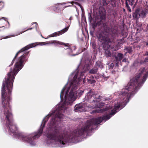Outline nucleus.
Returning a JSON list of instances; mask_svg holds the SVG:
<instances>
[{
  "label": "nucleus",
  "instance_id": "22",
  "mask_svg": "<svg viewBox=\"0 0 148 148\" xmlns=\"http://www.w3.org/2000/svg\"><path fill=\"white\" fill-rule=\"evenodd\" d=\"M105 44H103V48H104V49H106L104 48H105Z\"/></svg>",
  "mask_w": 148,
  "mask_h": 148
},
{
  "label": "nucleus",
  "instance_id": "32",
  "mask_svg": "<svg viewBox=\"0 0 148 148\" xmlns=\"http://www.w3.org/2000/svg\"><path fill=\"white\" fill-rule=\"evenodd\" d=\"M146 45H148V43H147L146 44Z\"/></svg>",
  "mask_w": 148,
  "mask_h": 148
},
{
  "label": "nucleus",
  "instance_id": "7",
  "mask_svg": "<svg viewBox=\"0 0 148 148\" xmlns=\"http://www.w3.org/2000/svg\"><path fill=\"white\" fill-rule=\"evenodd\" d=\"M146 14V13L143 10L140 11L139 12L138 9H137L136 10L134 14L133 15V16H135L137 18L139 17L143 18L145 16Z\"/></svg>",
  "mask_w": 148,
  "mask_h": 148
},
{
  "label": "nucleus",
  "instance_id": "23",
  "mask_svg": "<svg viewBox=\"0 0 148 148\" xmlns=\"http://www.w3.org/2000/svg\"><path fill=\"white\" fill-rule=\"evenodd\" d=\"M34 23L35 24L36 27V25H37V23Z\"/></svg>",
  "mask_w": 148,
  "mask_h": 148
},
{
  "label": "nucleus",
  "instance_id": "10",
  "mask_svg": "<svg viewBox=\"0 0 148 148\" xmlns=\"http://www.w3.org/2000/svg\"><path fill=\"white\" fill-rule=\"evenodd\" d=\"M123 55L121 53H119L117 55V57H116V60L117 62L119 61H120L122 60Z\"/></svg>",
  "mask_w": 148,
  "mask_h": 148
},
{
  "label": "nucleus",
  "instance_id": "9",
  "mask_svg": "<svg viewBox=\"0 0 148 148\" xmlns=\"http://www.w3.org/2000/svg\"><path fill=\"white\" fill-rule=\"evenodd\" d=\"M99 39L101 40H103L106 43H108L110 41V40L107 35L104 34L103 33L99 34Z\"/></svg>",
  "mask_w": 148,
  "mask_h": 148
},
{
  "label": "nucleus",
  "instance_id": "1",
  "mask_svg": "<svg viewBox=\"0 0 148 148\" xmlns=\"http://www.w3.org/2000/svg\"><path fill=\"white\" fill-rule=\"evenodd\" d=\"M138 76H137L134 78L131 79L130 82L127 85L123 88L122 90L121 93L119 96L118 100V103L116 104L113 109L110 106L108 107L105 109L102 110L100 109L102 106H104V103L99 102L100 98H97L100 97L98 95L94 96V92L92 90L88 92L85 96V99L86 101H88L87 104L90 103L87 106L88 108H97L98 109L92 111L93 113H98L103 112L104 111H108L111 110V113L110 114L104 116L102 117L98 118L97 119H93L87 122L86 127H84L81 130H78L75 133L72 134V136H70V140L66 139V136L63 137V136H56L55 135L49 134L47 136L48 140L47 143L52 144H55L56 146L61 147H65L66 145H68L69 142H73L76 139V138L79 136L83 134L86 132L89 129V127L92 125H97L99 124L102 121L106 120L109 119L116 113L118 111L122 108L124 107L126 104L129 101V99L131 95L134 94V91L136 90L137 88L140 85L141 82H138V78L140 76L143 75V78L142 80V83L145 81L146 79L148 77V70H147L145 68H141L139 71Z\"/></svg>",
  "mask_w": 148,
  "mask_h": 148
},
{
  "label": "nucleus",
  "instance_id": "11",
  "mask_svg": "<svg viewBox=\"0 0 148 148\" xmlns=\"http://www.w3.org/2000/svg\"><path fill=\"white\" fill-rule=\"evenodd\" d=\"M97 72V69H92V70H90V71L89 73H90L92 74H95Z\"/></svg>",
  "mask_w": 148,
  "mask_h": 148
},
{
  "label": "nucleus",
  "instance_id": "28",
  "mask_svg": "<svg viewBox=\"0 0 148 148\" xmlns=\"http://www.w3.org/2000/svg\"><path fill=\"white\" fill-rule=\"evenodd\" d=\"M32 29V28H30V29H27V30H29V29Z\"/></svg>",
  "mask_w": 148,
  "mask_h": 148
},
{
  "label": "nucleus",
  "instance_id": "15",
  "mask_svg": "<svg viewBox=\"0 0 148 148\" xmlns=\"http://www.w3.org/2000/svg\"><path fill=\"white\" fill-rule=\"evenodd\" d=\"M16 36V35H12V36H6V37H5V38H4V39L7 38H10L11 37H12V36Z\"/></svg>",
  "mask_w": 148,
  "mask_h": 148
},
{
  "label": "nucleus",
  "instance_id": "21",
  "mask_svg": "<svg viewBox=\"0 0 148 148\" xmlns=\"http://www.w3.org/2000/svg\"><path fill=\"white\" fill-rule=\"evenodd\" d=\"M111 55V53H109L108 54V56H110Z\"/></svg>",
  "mask_w": 148,
  "mask_h": 148
},
{
  "label": "nucleus",
  "instance_id": "3",
  "mask_svg": "<svg viewBox=\"0 0 148 148\" xmlns=\"http://www.w3.org/2000/svg\"><path fill=\"white\" fill-rule=\"evenodd\" d=\"M25 60V56H22L19 58L14 68L11 70L10 72L8 74L7 76L5 77V80L3 82L2 87V104L4 114L7 120V127L9 132L14 133V134L16 133L17 128L13 123L12 115L10 112L9 102L11 99V93L14 78L15 75L23 67V62Z\"/></svg>",
  "mask_w": 148,
  "mask_h": 148
},
{
  "label": "nucleus",
  "instance_id": "27",
  "mask_svg": "<svg viewBox=\"0 0 148 148\" xmlns=\"http://www.w3.org/2000/svg\"><path fill=\"white\" fill-rule=\"evenodd\" d=\"M107 52H108V50H107V51H106V53H107Z\"/></svg>",
  "mask_w": 148,
  "mask_h": 148
},
{
  "label": "nucleus",
  "instance_id": "14",
  "mask_svg": "<svg viewBox=\"0 0 148 148\" xmlns=\"http://www.w3.org/2000/svg\"><path fill=\"white\" fill-rule=\"evenodd\" d=\"M1 3V7H0V10H1V9H2L4 6V3L3 2H0Z\"/></svg>",
  "mask_w": 148,
  "mask_h": 148
},
{
  "label": "nucleus",
  "instance_id": "20",
  "mask_svg": "<svg viewBox=\"0 0 148 148\" xmlns=\"http://www.w3.org/2000/svg\"><path fill=\"white\" fill-rule=\"evenodd\" d=\"M128 10L130 12H131V9L129 7L128 8Z\"/></svg>",
  "mask_w": 148,
  "mask_h": 148
},
{
  "label": "nucleus",
  "instance_id": "25",
  "mask_svg": "<svg viewBox=\"0 0 148 148\" xmlns=\"http://www.w3.org/2000/svg\"><path fill=\"white\" fill-rule=\"evenodd\" d=\"M99 62H96V63L97 64V65H98L99 66H100V65H98V63Z\"/></svg>",
  "mask_w": 148,
  "mask_h": 148
},
{
  "label": "nucleus",
  "instance_id": "30",
  "mask_svg": "<svg viewBox=\"0 0 148 148\" xmlns=\"http://www.w3.org/2000/svg\"><path fill=\"white\" fill-rule=\"evenodd\" d=\"M112 66H113L114 65V64H112V65H111V66H112Z\"/></svg>",
  "mask_w": 148,
  "mask_h": 148
},
{
  "label": "nucleus",
  "instance_id": "35",
  "mask_svg": "<svg viewBox=\"0 0 148 148\" xmlns=\"http://www.w3.org/2000/svg\"><path fill=\"white\" fill-rule=\"evenodd\" d=\"M83 82H84V81H83Z\"/></svg>",
  "mask_w": 148,
  "mask_h": 148
},
{
  "label": "nucleus",
  "instance_id": "29",
  "mask_svg": "<svg viewBox=\"0 0 148 148\" xmlns=\"http://www.w3.org/2000/svg\"><path fill=\"white\" fill-rule=\"evenodd\" d=\"M116 65H118V63H116Z\"/></svg>",
  "mask_w": 148,
  "mask_h": 148
},
{
  "label": "nucleus",
  "instance_id": "16",
  "mask_svg": "<svg viewBox=\"0 0 148 148\" xmlns=\"http://www.w3.org/2000/svg\"><path fill=\"white\" fill-rule=\"evenodd\" d=\"M84 73V72H82L81 73V75H80V78H81L82 79H84V78L83 77V75H84V74H83V73Z\"/></svg>",
  "mask_w": 148,
  "mask_h": 148
},
{
  "label": "nucleus",
  "instance_id": "12",
  "mask_svg": "<svg viewBox=\"0 0 148 148\" xmlns=\"http://www.w3.org/2000/svg\"><path fill=\"white\" fill-rule=\"evenodd\" d=\"M71 49H72V47H71V48H66L65 49L67 50V51L69 53V54H70V53L72 52V50Z\"/></svg>",
  "mask_w": 148,
  "mask_h": 148
},
{
  "label": "nucleus",
  "instance_id": "18",
  "mask_svg": "<svg viewBox=\"0 0 148 148\" xmlns=\"http://www.w3.org/2000/svg\"><path fill=\"white\" fill-rule=\"evenodd\" d=\"M127 60L125 58V59H124L123 60V62H127Z\"/></svg>",
  "mask_w": 148,
  "mask_h": 148
},
{
  "label": "nucleus",
  "instance_id": "5",
  "mask_svg": "<svg viewBox=\"0 0 148 148\" xmlns=\"http://www.w3.org/2000/svg\"><path fill=\"white\" fill-rule=\"evenodd\" d=\"M49 44H54L56 45H64L66 47H69V45L68 44H65L63 42L57 40H51L49 42H41L40 44L42 45H43Z\"/></svg>",
  "mask_w": 148,
  "mask_h": 148
},
{
  "label": "nucleus",
  "instance_id": "4",
  "mask_svg": "<svg viewBox=\"0 0 148 148\" xmlns=\"http://www.w3.org/2000/svg\"><path fill=\"white\" fill-rule=\"evenodd\" d=\"M88 108L86 104H79L75 106L74 111L75 112H84L88 110Z\"/></svg>",
  "mask_w": 148,
  "mask_h": 148
},
{
  "label": "nucleus",
  "instance_id": "13",
  "mask_svg": "<svg viewBox=\"0 0 148 148\" xmlns=\"http://www.w3.org/2000/svg\"><path fill=\"white\" fill-rule=\"evenodd\" d=\"M88 82L90 83V84H92L93 83H94L95 82V81L94 80H92L91 79H88Z\"/></svg>",
  "mask_w": 148,
  "mask_h": 148
},
{
  "label": "nucleus",
  "instance_id": "17",
  "mask_svg": "<svg viewBox=\"0 0 148 148\" xmlns=\"http://www.w3.org/2000/svg\"><path fill=\"white\" fill-rule=\"evenodd\" d=\"M3 18H4V20H5V21H6V20L7 19V18H5L1 17V18H0V20H1V19H3Z\"/></svg>",
  "mask_w": 148,
  "mask_h": 148
},
{
  "label": "nucleus",
  "instance_id": "26",
  "mask_svg": "<svg viewBox=\"0 0 148 148\" xmlns=\"http://www.w3.org/2000/svg\"><path fill=\"white\" fill-rule=\"evenodd\" d=\"M133 1H132V4H131V5H132L133 4Z\"/></svg>",
  "mask_w": 148,
  "mask_h": 148
},
{
  "label": "nucleus",
  "instance_id": "6",
  "mask_svg": "<svg viewBox=\"0 0 148 148\" xmlns=\"http://www.w3.org/2000/svg\"><path fill=\"white\" fill-rule=\"evenodd\" d=\"M68 27H66L59 31L55 32L49 36V37H53L60 36L66 32L68 29Z\"/></svg>",
  "mask_w": 148,
  "mask_h": 148
},
{
  "label": "nucleus",
  "instance_id": "8",
  "mask_svg": "<svg viewBox=\"0 0 148 148\" xmlns=\"http://www.w3.org/2000/svg\"><path fill=\"white\" fill-rule=\"evenodd\" d=\"M35 45V44H29V45H28L25 46L23 48L21 49L20 50L16 55L15 56L13 60L12 61V62H13L12 63H13L14 62V60L16 58L17 56V55L18 53L21 52L23 51H24L25 50H27V49H28L29 48H30L31 47H34Z\"/></svg>",
  "mask_w": 148,
  "mask_h": 148
},
{
  "label": "nucleus",
  "instance_id": "33",
  "mask_svg": "<svg viewBox=\"0 0 148 148\" xmlns=\"http://www.w3.org/2000/svg\"><path fill=\"white\" fill-rule=\"evenodd\" d=\"M126 5H127V6L128 5L127 4H126Z\"/></svg>",
  "mask_w": 148,
  "mask_h": 148
},
{
  "label": "nucleus",
  "instance_id": "34",
  "mask_svg": "<svg viewBox=\"0 0 148 148\" xmlns=\"http://www.w3.org/2000/svg\"><path fill=\"white\" fill-rule=\"evenodd\" d=\"M7 22L8 23V24H9V22H8V21H7Z\"/></svg>",
  "mask_w": 148,
  "mask_h": 148
},
{
  "label": "nucleus",
  "instance_id": "19",
  "mask_svg": "<svg viewBox=\"0 0 148 148\" xmlns=\"http://www.w3.org/2000/svg\"><path fill=\"white\" fill-rule=\"evenodd\" d=\"M145 62H148V58H147L145 59Z\"/></svg>",
  "mask_w": 148,
  "mask_h": 148
},
{
  "label": "nucleus",
  "instance_id": "2",
  "mask_svg": "<svg viewBox=\"0 0 148 148\" xmlns=\"http://www.w3.org/2000/svg\"><path fill=\"white\" fill-rule=\"evenodd\" d=\"M77 72H75L70 76V78L74 75L71 82L67 84L62 89L60 95L61 101L59 104L57 105L56 110L51 114H49L44 118L41 124V127L38 133L27 136L23 135V141L29 143L31 145H35L36 143L33 140L38 138L41 135L43 127L49 117L51 116L52 119L50 123L48 124L49 127L51 128L55 127L56 121L63 116L62 113L66 108V106L72 103L78 97H80L83 94L84 90L78 89L81 79L77 77Z\"/></svg>",
  "mask_w": 148,
  "mask_h": 148
},
{
  "label": "nucleus",
  "instance_id": "31",
  "mask_svg": "<svg viewBox=\"0 0 148 148\" xmlns=\"http://www.w3.org/2000/svg\"><path fill=\"white\" fill-rule=\"evenodd\" d=\"M108 47H109L108 46V45L107 48H108Z\"/></svg>",
  "mask_w": 148,
  "mask_h": 148
},
{
  "label": "nucleus",
  "instance_id": "24",
  "mask_svg": "<svg viewBox=\"0 0 148 148\" xmlns=\"http://www.w3.org/2000/svg\"><path fill=\"white\" fill-rule=\"evenodd\" d=\"M145 54L146 55H148V51Z\"/></svg>",
  "mask_w": 148,
  "mask_h": 148
}]
</instances>
